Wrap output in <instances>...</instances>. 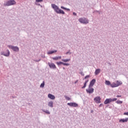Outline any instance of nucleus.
I'll return each mask as SVG.
<instances>
[{"instance_id": "nucleus-1", "label": "nucleus", "mask_w": 128, "mask_h": 128, "mask_svg": "<svg viewBox=\"0 0 128 128\" xmlns=\"http://www.w3.org/2000/svg\"><path fill=\"white\" fill-rule=\"evenodd\" d=\"M52 8L54 9V12H56V14H64V10L60 9L58 6L56 5L55 4H52Z\"/></svg>"}, {"instance_id": "nucleus-2", "label": "nucleus", "mask_w": 128, "mask_h": 128, "mask_svg": "<svg viewBox=\"0 0 128 128\" xmlns=\"http://www.w3.org/2000/svg\"><path fill=\"white\" fill-rule=\"evenodd\" d=\"M16 2L14 0H10L4 4V6H14V4H16Z\"/></svg>"}, {"instance_id": "nucleus-3", "label": "nucleus", "mask_w": 128, "mask_h": 128, "mask_svg": "<svg viewBox=\"0 0 128 128\" xmlns=\"http://www.w3.org/2000/svg\"><path fill=\"white\" fill-rule=\"evenodd\" d=\"M90 78V75H87L84 77V80H86L85 81L84 86L82 88H86V84H88V78Z\"/></svg>"}, {"instance_id": "nucleus-4", "label": "nucleus", "mask_w": 128, "mask_h": 128, "mask_svg": "<svg viewBox=\"0 0 128 128\" xmlns=\"http://www.w3.org/2000/svg\"><path fill=\"white\" fill-rule=\"evenodd\" d=\"M86 92L87 94H92L94 92V89L92 88V86H88V88L86 89Z\"/></svg>"}, {"instance_id": "nucleus-5", "label": "nucleus", "mask_w": 128, "mask_h": 128, "mask_svg": "<svg viewBox=\"0 0 128 128\" xmlns=\"http://www.w3.org/2000/svg\"><path fill=\"white\" fill-rule=\"evenodd\" d=\"M80 22H81V24H88V20L86 18H80L79 19Z\"/></svg>"}, {"instance_id": "nucleus-6", "label": "nucleus", "mask_w": 128, "mask_h": 128, "mask_svg": "<svg viewBox=\"0 0 128 128\" xmlns=\"http://www.w3.org/2000/svg\"><path fill=\"white\" fill-rule=\"evenodd\" d=\"M8 47L9 48H12V50L14 52H18L19 50L18 47V46L9 45L8 46Z\"/></svg>"}, {"instance_id": "nucleus-7", "label": "nucleus", "mask_w": 128, "mask_h": 128, "mask_svg": "<svg viewBox=\"0 0 128 128\" xmlns=\"http://www.w3.org/2000/svg\"><path fill=\"white\" fill-rule=\"evenodd\" d=\"M100 100H102L100 96H96L94 98V102H95L96 104H100Z\"/></svg>"}, {"instance_id": "nucleus-8", "label": "nucleus", "mask_w": 128, "mask_h": 128, "mask_svg": "<svg viewBox=\"0 0 128 128\" xmlns=\"http://www.w3.org/2000/svg\"><path fill=\"white\" fill-rule=\"evenodd\" d=\"M68 105L70 106H74V108H78V104L75 102L68 103Z\"/></svg>"}, {"instance_id": "nucleus-9", "label": "nucleus", "mask_w": 128, "mask_h": 128, "mask_svg": "<svg viewBox=\"0 0 128 128\" xmlns=\"http://www.w3.org/2000/svg\"><path fill=\"white\" fill-rule=\"evenodd\" d=\"M48 64L50 68H56V64L54 63H48Z\"/></svg>"}, {"instance_id": "nucleus-10", "label": "nucleus", "mask_w": 128, "mask_h": 128, "mask_svg": "<svg viewBox=\"0 0 128 128\" xmlns=\"http://www.w3.org/2000/svg\"><path fill=\"white\" fill-rule=\"evenodd\" d=\"M2 56H10V50H7L6 53L4 54V52H1Z\"/></svg>"}, {"instance_id": "nucleus-11", "label": "nucleus", "mask_w": 128, "mask_h": 128, "mask_svg": "<svg viewBox=\"0 0 128 128\" xmlns=\"http://www.w3.org/2000/svg\"><path fill=\"white\" fill-rule=\"evenodd\" d=\"M94 84H96V79H93L90 82L89 86H94Z\"/></svg>"}, {"instance_id": "nucleus-12", "label": "nucleus", "mask_w": 128, "mask_h": 128, "mask_svg": "<svg viewBox=\"0 0 128 128\" xmlns=\"http://www.w3.org/2000/svg\"><path fill=\"white\" fill-rule=\"evenodd\" d=\"M110 102H112V98H107L105 100L104 102V104H110Z\"/></svg>"}, {"instance_id": "nucleus-13", "label": "nucleus", "mask_w": 128, "mask_h": 128, "mask_svg": "<svg viewBox=\"0 0 128 128\" xmlns=\"http://www.w3.org/2000/svg\"><path fill=\"white\" fill-rule=\"evenodd\" d=\"M128 121V118L125 119H120L119 120V122H126Z\"/></svg>"}, {"instance_id": "nucleus-14", "label": "nucleus", "mask_w": 128, "mask_h": 128, "mask_svg": "<svg viewBox=\"0 0 128 128\" xmlns=\"http://www.w3.org/2000/svg\"><path fill=\"white\" fill-rule=\"evenodd\" d=\"M48 98H50V100H54V98H56V96H54L52 94H48Z\"/></svg>"}, {"instance_id": "nucleus-15", "label": "nucleus", "mask_w": 128, "mask_h": 128, "mask_svg": "<svg viewBox=\"0 0 128 128\" xmlns=\"http://www.w3.org/2000/svg\"><path fill=\"white\" fill-rule=\"evenodd\" d=\"M61 59H62V56L52 58V60H61Z\"/></svg>"}, {"instance_id": "nucleus-16", "label": "nucleus", "mask_w": 128, "mask_h": 128, "mask_svg": "<svg viewBox=\"0 0 128 128\" xmlns=\"http://www.w3.org/2000/svg\"><path fill=\"white\" fill-rule=\"evenodd\" d=\"M110 86L111 88H117L118 86V84H116V83H112V84H110Z\"/></svg>"}, {"instance_id": "nucleus-17", "label": "nucleus", "mask_w": 128, "mask_h": 128, "mask_svg": "<svg viewBox=\"0 0 128 128\" xmlns=\"http://www.w3.org/2000/svg\"><path fill=\"white\" fill-rule=\"evenodd\" d=\"M116 84L118 86H122V82L120 81L117 80L116 82Z\"/></svg>"}, {"instance_id": "nucleus-18", "label": "nucleus", "mask_w": 128, "mask_h": 128, "mask_svg": "<svg viewBox=\"0 0 128 128\" xmlns=\"http://www.w3.org/2000/svg\"><path fill=\"white\" fill-rule=\"evenodd\" d=\"M48 106H50V108H53L54 107V102H50L48 103Z\"/></svg>"}, {"instance_id": "nucleus-19", "label": "nucleus", "mask_w": 128, "mask_h": 128, "mask_svg": "<svg viewBox=\"0 0 128 128\" xmlns=\"http://www.w3.org/2000/svg\"><path fill=\"white\" fill-rule=\"evenodd\" d=\"M100 72V69H96L95 71V74L98 76Z\"/></svg>"}, {"instance_id": "nucleus-20", "label": "nucleus", "mask_w": 128, "mask_h": 128, "mask_svg": "<svg viewBox=\"0 0 128 128\" xmlns=\"http://www.w3.org/2000/svg\"><path fill=\"white\" fill-rule=\"evenodd\" d=\"M57 50H52V51H49L48 54H54V52H56Z\"/></svg>"}, {"instance_id": "nucleus-21", "label": "nucleus", "mask_w": 128, "mask_h": 128, "mask_svg": "<svg viewBox=\"0 0 128 128\" xmlns=\"http://www.w3.org/2000/svg\"><path fill=\"white\" fill-rule=\"evenodd\" d=\"M70 59H63L62 60V62H70Z\"/></svg>"}, {"instance_id": "nucleus-22", "label": "nucleus", "mask_w": 128, "mask_h": 128, "mask_svg": "<svg viewBox=\"0 0 128 128\" xmlns=\"http://www.w3.org/2000/svg\"><path fill=\"white\" fill-rule=\"evenodd\" d=\"M107 86H110L112 84H110V82L108 80H106L105 82Z\"/></svg>"}, {"instance_id": "nucleus-23", "label": "nucleus", "mask_w": 128, "mask_h": 128, "mask_svg": "<svg viewBox=\"0 0 128 128\" xmlns=\"http://www.w3.org/2000/svg\"><path fill=\"white\" fill-rule=\"evenodd\" d=\"M61 8H62V10H68V11L70 10V8H66L62 6H61Z\"/></svg>"}, {"instance_id": "nucleus-24", "label": "nucleus", "mask_w": 128, "mask_h": 128, "mask_svg": "<svg viewBox=\"0 0 128 128\" xmlns=\"http://www.w3.org/2000/svg\"><path fill=\"white\" fill-rule=\"evenodd\" d=\"M116 104H122V101L118 100L116 102Z\"/></svg>"}, {"instance_id": "nucleus-25", "label": "nucleus", "mask_w": 128, "mask_h": 128, "mask_svg": "<svg viewBox=\"0 0 128 128\" xmlns=\"http://www.w3.org/2000/svg\"><path fill=\"white\" fill-rule=\"evenodd\" d=\"M40 88H44V81H43L42 83L41 84Z\"/></svg>"}, {"instance_id": "nucleus-26", "label": "nucleus", "mask_w": 128, "mask_h": 128, "mask_svg": "<svg viewBox=\"0 0 128 128\" xmlns=\"http://www.w3.org/2000/svg\"><path fill=\"white\" fill-rule=\"evenodd\" d=\"M56 64H58V66H60V64H64V62H56Z\"/></svg>"}, {"instance_id": "nucleus-27", "label": "nucleus", "mask_w": 128, "mask_h": 128, "mask_svg": "<svg viewBox=\"0 0 128 128\" xmlns=\"http://www.w3.org/2000/svg\"><path fill=\"white\" fill-rule=\"evenodd\" d=\"M66 100H70V98L68 96H65Z\"/></svg>"}, {"instance_id": "nucleus-28", "label": "nucleus", "mask_w": 128, "mask_h": 128, "mask_svg": "<svg viewBox=\"0 0 128 128\" xmlns=\"http://www.w3.org/2000/svg\"><path fill=\"white\" fill-rule=\"evenodd\" d=\"M44 112H46V114H50V112H49L48 110H44L43 111Z\"/></svg>"}, {"instance_id": "nucleus-29", "label": "nucleus", "mask_w": 128, "mask_h": 128, "mask_svg": "<svg viewBox=\"0 0 128 128\" xmlns=\"http://www.w3.org/2000/svg\"><path fill=\"white\" fill-rule=\"evenodd\" d=\"M118 100V98H111V100L112 102H116V100Z\"/></svg>"}, {"instance_id": "nucleus-30", "label": "nucleus", "mask_w": 128, "mask_h": 128, "mask_svg": "<svg viewBox=\"0 0 128 128\" xmlns=\"http://www.w3.org/2000/svg\"><path fill=\"white\" fill-rule=\"evenodd\" d=\"M44 0H36V2H43Z\"/></svg>"}, {"instance_id": "nucleus-31", "label": "nucleus", "mask_w": 128, "mask_h": 128, "mask_svg": "<svg viewBox=\"0 0 128 128\" xmlns=\"http://www.w3.org/2000/svg\"><path fill=\"white\" fill-rule=\"evenodd\" d=\"M62 64L64 66H70V64H68V63H64V62H63Z\"/></svg>"}, {"instance_id": "nucleus-32", "label": "nucleus", "mask_w": 128, "mask_h": 128, "mask_svg": "<svg viewBox=\"0 0 128 128\" xmlns=\"http://www.w3.org/2000/svg\"><path fill=\"white\" fill-rule=\"evenodd\" d=\"M124 116H128V112H124Z\"/></svg>"}, {"instance_id": "nucleus-33", "label": "nucleus", "mask_w": 128, "mask_h": 128, "mask_svg": "<svg viewBox=\"0 0 128 128\" xmlns=\"http://www.w3.org/2000/svg\"><path fill=\"white\" fill-rule=\"evenodd\" d=\"M116 98H122V96L120 95L116 96Z\"/></svg>"}, {"instance_id": "nucleus-34", "label": "nucleus", "mask_w": 128, "mask_h": 128, "mask_svg": "<svg viewBox=\"0 0 128 128\" xmlns=\"http://www.w3.org/2000/svg\"><path fill=\"white\" fill-rule=\"evenodd\" d=\"M73 14H74V16H76V13L74 12Z\"/></svg>"}, {"instance_id": "nucleus-35", "label": "nucleus", "mask_w": 128, "mask_h": 128, "mask_svg": "<svg viewBox=\"0 0 128 128\" xmlns=\"http://www.w3.org/2000/svg\"><path fill=\"white\" fill-rule=\"evenodd\" d=\"M78 82V80H76L74 84H76V83Z\"/></svg>"}, {"instance_id": "nucleus-36", "label": "nucleus", "mask_w": 128, "mask_h": 128, "mask_svg": "<svg viewBox=\"0 0 128 128\" xmlns=\"http://www.w3.org/2000/svg\"><path fill=\"white\" fill-rule=\"evenodd\" d=\"M63 70H66V68H64V67Z\"/></svg>"}, {"instance_id": "nucleus-37", "label": "nucleus", "mask_w": 128, "mask_h": 128, "mask_svg": "<svg viewBox=\"0 0 128 128\" xmlns=\"http://www.w3.org/2000/svg\"><path fill=\"white\" fill-rule=\"evenodd\" d=\"M102 106V104H100V106Z\"/></svg>"}]
</instances>
